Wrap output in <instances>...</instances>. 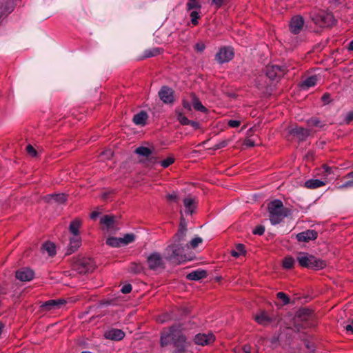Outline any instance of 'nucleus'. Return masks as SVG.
<instances>
[{
	"label": "nucleus",
	"mask_w": 353,
	"mask_h": 353,
	"mask_svg": "<svg viewBox=\"0 0 353 353\" xmlns=\"http://www.w3.org/2000/svg\"><path fill=\"white\" fill-rule=\"evenodd\" d=\"M171 342L178 348L179 351L185 350L187 346L185 337L174 327L170 328L169 331H164L161 336L162 346L167 345Z\"/></svg>",
	"instance_id": "f257e3e1"
},
{
	"label": "nucleus",
	"mask_w": 353,
	"mask_h": 353,
	"mask_svg": "<svg viewBox=\"0 0 353 353\" xmlns=\"http://www.w3.org/2000/svg\"><path fill=\"white\" fill-rule=\"evenodd\" d=\"M270 213V221L272 225L279 223L283 218L290 214V210L283 207L281 201L276 199L271 201L268 205Z\"/></svg>",
	"instance_id": "f03ea898"
},
{
	"label": "nucleus",
	"mask_w": 353,
	"mask_h": 353,
	"mask_svg": "<svg viewBox=\"0 0 353 353\" xmlns=\"http://www.w3.org/2000/svg\"><path fill=\"white\" fill-rule=\"evenodd\" d=\"M184 252L185 247L183 245V244L174 243L165 248V259L178 263L184 262L188 259Z\"/></svg>",
	"instance_id": "7ed1b4c3"
},
{
	"label": "nucleus",
	"mask_w": 353,
	"mask_h": 353,
	"mask_svg": "<svg viewBox=\"0 0 353 353\" xmlns=\"http://www.w3.org/2000/svg\"><path fill=\"white\" fill-rule=\"evenodd\" d=\"M296 259L299 265L304 268L320 270L325 266L323 261L318 259L306 252L299 253Z\"/></svg>",
	"instance_id": "20e7f679"
},
{
	"label": "nucleus",
	"mask_w": 353,
	"mask_h": 353,
	"mask_svg": "<svg viewBox=\"0 0 353 353\" xmlns=\"http://www.w3.org/2000/svg\"><path fill=\"white\" fill-rule=\"evenodd\" d=\"M311 19L316 26L321 28L328 27L334 23L333 15L330 12L323 10L312 12Z\"/></svg>",
	"instance_id": "39448f33"
},
{
	"label": "nucleus",
	"mask_w": 353,
	"mask_h": 353,
	"mask_svg": "<svg viewBox=\"0 0 353 353\" xmlns=\"http://www.w3.org/2000/svg\"><path fill=\"white\" fill-rule=\"evenodd\" d=\"M148 268L152 270L163 269L165 267L164 260L158 252H152L147 257Z\"/></svg>",
	"instance_id": "423d86ee"
},
{
	"label": "nucleus",
	"mask_w": 353,
	"mask_h": 353,
	"mask_svg": "<svg viewBox=\"0 0 353 353\" xmlns=\"http://www.w3.org/2000/svg\"><path fill=\"white\" fill-rule=\"evenodd\" d=\"M92 268V261L90 259L80 258L73 264V268L80 274L88 272Z\"/></svg>",
	"instance_id": "0eeeda50"
},
{
	"label": "nucleus",
	"mask_w": 353,
	"mask_h": 353,
	"mask_svg": "<svg viewBox=\"0 0 353 353\" xmlns=\"http://www.w3.org/2000/svg\"><path fill=\"white\" fill-rule=\"evenodd\" d=\"M101 223L107 232H114L119 229L116 217L112 215H105L101 219Z\"/></svg>",
	"instance_id": "6e6552de"
},
{
	"label": "nucleus",
	"mask_w": 353,
	"mask_h": 353,
	"mask_svg": "<svg viewBox=\"0 0 353 353\" xmlns=\"http://www.w3.org/2000/svg\"><path fill=\"white\" fill-rule=\"evenodd\" d=\"M234 54V50L232 48H221L216 54V59L218 62L223 63L231 60Z\"/></svg>",
	"instance_id": "1a4fd4ad"
},
{
	"label": "nucleus",
	"mask_w": 353,
	"mask_h": 353,
	"mask_svg": "<svg viewBox=\"0 0 353 353\" xmlns=\"http://www.w3.org/2000/svg\"><path fill=\"white\" fill-rule=\"evenodd\" d=\"M215 340V337L212 333L196 334L194 338L195 344L199 345H208L213 343Z\"/></svg>",
	"instance_id": "9d476101"
},
{
	"label": "nucleus",
	"mask_w": 353,
	"mask_h": 353,
	"mask_svg": "<svg viewBox=\"0 0 353 353\" xmlns=\"http://www.w3.org/2000/svg\"><path fill=\"white\" fill-rule=\"evenodd\" d=\"M161 100L165 103H172L174 101V91L167 86L161 88L159 92Z\"/></svg>",
	"instance_id": "9b49d317"
},
{
	"label": "nucleus",
	"mask_w": 353,
	"mask_h": 353,
	"mask_svg": "<svg viewBox=\"0 0 353 353\" xmlns=\"http://www.w3.org/2000/svg\"><path fill=\"white\" fill-rule=\"evenodd\" d=\"M303 19L301 16H295L292 18L290 23V30L294 34H298L303 26Z\"/></svg>",
	"instance_id": "f8f14e48"
},
{
	"label": "nucleus",
	"mask_w": 353,
	"mask_h": 353,
	"mask_svg": "<svg viewBox=\"0 0 353 353\" xmlns=\"http://www.w3.org/2000/svg\"><path fill=\"white\" fill-rule=\"evenodd\" d=\"M288 132L300 140L304 139L310 134L309 130L298 126L288 128Z\"/></svg>",
	"instance_id": "ddd939ff"
},
{
	"label": "nucleus",
	"mask_w": 353,
	"mask_h": 353,
	"mask_svg": "<svg viewBox=\"0 0 353 353\" xmlns=\"http://www.w3.org/2000/svg\"><path fill=\"white\" fill-rule=\"evenodd\" d=\"M317 238V232L314 230H307L296 234V239L300 242H308Z\"/></svg>",
	"instance_id": "4468645a"
},
{
	"label": "nucleus",
	"mask_w": 353,
	"mask_h": 353,
	"mask_svg": "<svg viewBox=\"0 0 353 353\" xmlns=\"http://www.w3.org/2000/svg\"><path fill=\"white\" fill-rule=\"evenodd\" d=\"M16 277L21 281H29L34 277V272L29 268H21L17 271Z\"/></svg>",
	"instance_id": "2eb2a0df"
},
{
	"label": "nucleus",
	"mask_w": 353,
	"mask_h": 353,
	"mask_svg": "<svg viewBox=\"0 0 353 353\" xmlns=\"http://www.w3.org/2000/svg\"><path fill=\"white\" fill-rule=\"evenodd\" d=\"M265 72L268 78L274 79L276 77H281L283 73V70L279 66L272 65L267 67Z\"/></svg>",
	"instance_id": "dca6fc26"
},
{
	"label": "nucleus",
	"mask_w": 353,
	"mask_h": 353,
	"mask_svg": "<svg viewBox=\"0 0 353 353\" xmlns=\"http://www.w3.org/2000/svg\"><path fill=\"white\" fill-rule=\"evenodd\" d=\"M65 303L63 299H58V300H49L45 303H43L41 305L43 310H56L63 305Z\"/></svg>",
	"instance_id": "f3484780"
},
{
	"label": "nucleus",
	"mask_w": 353,
	"mask_h": 353,
	"mask_svg": "<svg viewBox=\"0 0 353 353\" xmlns=\"http://www.w3.org/2000/svg\"><path fill=\"white\" fill-rule=\"evenodd\" d=\"M104 336L106 339H108L119 341L124 337L125 334L121 330L111 329L106 331L104 334Z\"/></svg>",
	"instance_id": "a211bd4d"
},
{
	"label": "nucleus",
	"mask_w": 353,
	"mask_h": 353,
	"mask_svg": "<svg viewBox=\"0 0 353 353\" xmlns=\"http://www.w3.org/2000/svg\"><path fill=\"white\" fill-rule=\"evenodd\" d=\"M184 211L185 214H191L195 210L196 202L194 198L186 197L183 200Z\"/></svg>",
	"instance_id": "6ab92c4d"
},
{
	"label": "nucleus",
	"mask_w": 353,
	"mask_h": 353,
	"mask_svg": "<svg viewBox=\"0 0 353 353\" xmlns=\"http://www.w3.org/2000/svg\"><path fill=\"white\" fill-rule=\"evenodd\" d=\"M254 319L259 324L262 325H267L272 321V319L264 311L256 314L254 316Z\"/></svg>",
	"instance_id": "aec40b11"
},
{
	"label": "nucleus",
	"mask_w": 353,
	"mask_h": 353,
	"mask_svg": "<svg viewBox=\"0 0 353 353\" xmlns=\"http://www.w3.org/2000/svg\"><path fill=\"white\" fill-rule=\"evenodd\" d=\"M81 238L79 235H72L70 239V248L68 254H71L81 246Z\"/></svg>",
	"instance_id": "412c9836"
},
{
	"label": "nucleus",
	"mask_w": 353,
	"mask_h": 353,
	"mask_svg": "<svg viewBox=\"0 0 353 353\" xmlns=\"http://www.w3.org/2000/svg\"><path fill=\"white\" fill-rule=\"evenodd\" d=\"M187 232V228L185 225L179 227L178 232L173 237L174 243L183 244L182 243L185 241V237Z\"/></svg>",
	"instance_id": "4be33fe9"
},
{
	"label": "nucleus",
	"mask_w": 353,
	"mask_h": 353,
	"mask_svg": "<svg viewBox=\"0 0 353 353\" xmlns=\"http://www.w3.org/2000/svg\"><path fill=\"white\" fill-rule=\"evenodd\" d=\"M326 182V181L312 179L305 182V187L309 189H316L325 185Z\"/></svg>",
	"instance_id": "5701e85b"
},
{
	"label": "nucleus",
	"mask_w": 353,
	"mask_h": 353,
	"mask_svg": "<svg viewBox=\"0 0 353 353\" xmlns=\"http://www.w3.org/2000/svg\"><path fill=\"white\" fill-rule=\"evenodd\" d=\"M81 225V221L76 219L72 221L69 227V231L72 235H79V228Z\"/></svg>",
	"instance_id": "b1692460"
},
{
	"label": "nucleus",
	"mask_w": 353,
	"mask_h": 353,
	"mask_svg": "<svg viewBox=\"0 0 353 353\" xmlns=\"http://www.w3.org/2000/svg\"><path fill=\"white\" fill-rule=\"evenodd\" d=\"M206 276V272L203 270H196L189 273L187 279L192 281H198Z\"/></svg>",
	"instance_id": "393cba45"
},
{
	"label": "nucleus",
	"mask_w": 353,
	"mask_h": 353,
	"mask_svg": "<svg viewBox=\"0 0 353 353\" xmlns=\"http://www.w3.org/2000/svg\"><path fill=\"white\" fill-rule=\"evenodd\" d=\"M147 118V114L145 112L141 111L134 116L133 121L137 125H143L145 123Z\"/></svg>",
	"instance_id": "a878e982"
},
{
	"label": "nucleus",
	"mask_w": 353,
	"mask_h": 353,
	"mask_svg": "<svg viewBox=\"0 0 353 353\" xmlns=\"http://www.w3.org/2000/svg\"><path fill=\"white\" fill-rule=\"evenodd\" d=\"M317 82V77L312 76L303 81L301 85L302 89L307 90L310 87L314 86Z\"/></svg>",
	"instance_id": "bb28decb"
},
{
	"label": "nucleus",
	"mask_w": 353,
	"mask_h": 353,
	"mask_svg": "<svg viewBox=\"0 0 353 353\" xmlns=\"http://www.w3.org/2000/svg\"><path fill=\"white\" fill-rule=\"evenodd\" d=\"M42 250L46 252L50 256H52L56 254L55 245L51 242H46L43 245Z\"/></svg>",
	"instance_id": "cd10ccee"
},
{
	"label": "nucleus",
	"mask_w": 353,
	"mask_h": 353,
	"mask_svg": "<svg viewBox=\"0 0 353 353\" xmlns=\"http://www.w3.org/2000/svg\"><path fill=\"white\" fill-rule=\"evenodd\" d=\"M186 8L188 11L194 10H201V4L199 0H188Z\"/></svg>",
	"instance_id": "c85d7f7f"
},
{
	"label": "nucleus",
	"mask_w": 353,
	"mask_h": 353,
	"mask_svg": "<svg viewBox=\"0 0 353 353\" xmlns=\"http://www.w3.org/2000/svg\"><path fill=\"white\" fill-rule=\"evenodd\" d=\"M192 106L196 110L202 112H205L207 111L205 107H204L202 105L201 102L199 100V99H197L194 96L192 97Z\"/></svg>",
	"instance_id": "c756f323"
},
{
	"label": "nucleus",
	"mask_w": 353,
	"mask_h": 353,
	"mask_svg": "<svg viewBox=\"0 0 353 353\" xmlns=\"http://www.w3.org/2000/svg\"><path fill=\"white\" fill-rule=\"evenodd\" d=\"M49 201H55L59 203H63L66 200V196L64 194H57L48 196Z\"/></svg>",
	"instance_id": "7c9ffc66"
},
{
	"label": "nucleus",
	"mask_w": 353,
	"mask_h": 353,
	"mask_svg": "<svg viewBox=\"0 0 353 353\" xmlns=\"http://www.w3.org/2000/svg\"><path fill=\"white\" fill-rule=\"evenodd\" d=\"M190 17L191 19V22L194 26L198 24V19L201 17V10H194L190 11Z\"/></svg>",
	"instance_id": "2f4dec72"
},
{
	"label": "nucleus",
	"mask_w": 353,
	"mask_h": 353,
	"mask_svg": "<svg viewBox=\"0 0 353 353\" xmlns=\"http://www.w3.org/2000/svg\"><path fill=\"white\" fill-rule=\"evenodd\" d=\"M121 242V239L117 238V237H110V238L107 239V240H106V243L108 245H110L111 247H114V248L122 246Z\"/></svg>",
	"instance_id": "473e14b6"
},
{
	"label": "nucleus",
	"mask_w": 353,
	"mask_h": 353,
	"mask_svg": "<svg viewBox=\"0 0 353 353\" xmlns=\"http://www.w3.org/2000/svg\"><path fill=\"white\" fill-rule=\"evenodd\" d=\"M122 245H126L129 243H132L135 240V236L133 234H126L123 238H120Z\"/></svg>",
	"instance_id": "72a5a7b5"
},
{
	"label": "nucleus",
	"mask_w": 353,
	"mask_h": 353,
	"mask_svg": "<svg viewBox=\"0 0 353 353\" xmlns=\"http://www.w3.org/2000/svg\"><path fill=\"white\" fill-rule=\"evenodd\" d=\"M245 253V248L243 245L239 244L236 246L235 249L231 252V254L234 257H239Z\"/></svg>",
	"instance_id": "f704fd0d"
},
{
	"label": "nucleus",
	"mask_w": 353,
	"mask_h": 353,
	"mask_svg": "<svg viewBox=\"0 0 353 353\" xmlns=\"http://www.w3.org/2000/svg\"><path fill=\"white\" fill-rule=\"evenodd\" d=\"M135 152L139 155L145 157H148L151 154L150 150L145 147L137 148L135 150Z\"/></svg>",
	"instance_id": "c9c22d12"
},
{
	"label": "nucleus",
	"mask_w": 353,
	"mask_h": 353,
	"mask_svg": "<svg viewBox=\"0 0 353 353\" xmlns=\"http://www.w3.org/2000/svg\"><path fill=\"white\" fill-rule=\"evenodd\" d=\"M174 162V158L172 156H169L164 160L159 162L161 167L166 168Z\"/></svg>",
	"instance_id": "e433bc0d"
},
{
	"label": "nucleus",
	"mask_w": 353,
	"mask_h": 353,
	"mask_svg": "<svg viewBox=\"0 0 353 353\" xmlns=\"http://www.w3.org/2000/svg\"><path fill=\"white\" fill-rule=\"evenodd\" d=\"M294 264V259L291 256H287L283 261V266L285 269H290Z\"/></svg>",
	"instance_id": "4c0bfd02"
},
{
	"label": "nucleus",
	"mask_w": 353,
	"mask_h": 353,
	"mask_svg": "<svg viewBox=\"0 0 353 353\" xmlns=\"http://www.w3.org/2000/svg\"><path fill=\"white\" fill-rule=\"evenodd\" d=\"M129 270L131 272L139 273L143 270V266L140 263H133L130 264Z\"/></svg>",
	"instance_id": "58836bf2"
},
{
	"label": "nucleus",
	"mask_w": 353,
	"mask_h": 353,
	"mask_svg": "<svg viewBox=\"0 0 353 353\" xmlns=\"http://www.w3.org/2000/svg\"><path fill=\"white\" fill-rule=\"evenodd\" d=\"M177 119L182 125H189L190 123V121L182 113L178 114Z\"/></svg>",
	"instance_id": "ea45409f"
},
{
	"label": "nucleus",
	"mask_w": 353,
	"mask_h": 353,
	"mask_svg": "<svg viewBox=\"0 0 353 353\" xmlns=\"http://www.w3.org/2000/svg\"><path fill=\"white\" fill-rule=\"evenodd\" d=\"M276 296L278 299H281L283 301V304L285 305L288 304L290 301V299L288 297V296L283 292H278Z\"/></svg>",
	"instance_id": "a19ab883"
},
{
	"label": "nucleus",
	"mask_w": 353,
	"mask_h": 353,
	"mask_svg": "<svg viewBox=\"0 0 353 353\" xmlns=\"http://www.w3.org/2000/svg\"><path fill=\"white\" fill-rule=\"evenodd\" d=\"M353 187V179L345 181L344 183L336 187L338 190H343Z\"/></svg>",
	"instance_id": "79ce46f5"
},
{
	"label": "nucleus",
	"mask_w": 353,
	"mask_h": 353,
	"mask_svg": "<svg viewBox=\"0 0 353 353\" xmlns=\"http://www.w3.org/2000/svg\"><path fill=\"white\" fill-rule=\"evenodd\" d=\"M201 242V238L195 237L190 242V246L192 248H196Z\"/></svg>",
	"instance_id": "37998d69"
},
{
	"label": "nucleus",
	"mask_w": 353,
	"mask_h": 353,
	"mask_svg": "<svg viewBox=\"0 0 353 353\" xmlns=\"http://www.w3.org/2000/svg\"><path fill=\"white\" fill-rule=\"evenodd\" d=\"M26 151H27V153L32 157H34L37 156V152L36 150L31 145H27Z\"/></svg>",
	"instance_id": "c03bdc74"
},
{
	"label": "nucleus",
	"mask_w": 353,
	"mask_h": 353,
	"mask_svg": "<svg viewBox=\"0 0 353 353\" xmlns=\"http://www.w3.org/2000/svg\"><path fill=\"white\" fill-rule=\"evenodd\" d=\"M322 169H323L322 174L325 176V178H326L329 174H330L332 172V168H330L326 165H324L323 166Z\"/></svg>",
	"instance_id": "a18cd8bd"
},
{
	"label": "nucleus",
	"mask_w": 353,
	"mask_h": 353,
	"mask_svg": "<svg viewBox=\"0 0 353 353\" xmlns=\"http://www.w3.org/2000/svg\"><path fill=\"white\" fill-rule=\"evenodd\" d=\"M265 232V228L263 225H259L254 228L253 232L254 234L262 235Z\"/></svg>",
	"instance_id": "49530a36"
},
{
	"label": "nucleus",
	"mask_w": 353,
	"mask_h": 353,
	"mask_svg": "<svg viewBox=\"0 0 353 353\" xmlns=\"http://www.w3.org/2000/svg\"><path fill=\"white\" fill-rule=\"evenodd\" d=\"M320 123L319 120L317 118H312L307 121L309 126H319Z\"/></svg>",
	"instance_id": "de8ad7c7"
},
{
	"label": "nucleus",
	"mask_w": 353,
	"mask_h": 353,
	"mask_svg": "<svg viewBox=\"0 0 353 353\" xmlns=\"http://www.w3.org/2000/svg\"><path fill=\"white\" fill-rule=\"evenodd\" d=\"M228 123L231 128H237L241 125V121L238 120H230Z\"/></svg>",
	"instance_id": "09e8293b"
},
{
	"label": "nucleus",
	"mask_w": 353,
	"mask_h": 353,
	"mask_svg": "<svg viewBox=\"0 0 353 353\" xmlns=\"http://www.w3.org/2000/svg\"><path fill=\"white\" fill-rule=\"evenodd\" d=\"M121 291L123 294L130 293L132 291V285L130 284H126L121 288Z\"/></svg>",
	"instance_id": "8fccbe9b"
},
{
	"label": "nucleus",
	"mask_w": 353,
	"mask_h": 353,
	"mask_svg": "<svg viewBox=\"0 0 353 353\" xmlns=\"http://www.w3.org/2000/svg\"><path fill=\"white\" fill-rule=\"evenodd\" d=\"M353 120V112H348L345 118V122L349 123Z\"/></svg>",
	"instance_id": "3c124183"
},
{
	"label": "nucleus",
	"mask_w": 353,
	"mask_h": 353,
	"mask_svg": "<svg viewBox=\"0 0 353 353\" xmlns=\"http://www.w3.org/2000/svg\"><path fill=\"white\" fill-rule=\"evenodd\" d=\"M212 4L215 6L216 8H220L223 3L225 1V0H212Z\"/></svg>",
	"instance_id": "603ef678"
},
{
	"label": "nucleus",
	"mask_w": 353,
	"mask_h": 353,
	"mask_svg": "<svg viewBox=\"0 0 353 353\" xmlns=\"http://www.w3.org/2000/svg\"><path fill=\"white\" fill-rule=\"evenodd\" d=\"M158 53H159V50L157 49H154L152 51H148V52L146 51L145 57H154L156 54H157Z\"/></svg>",
	"instance_id": "864d4df0"
},
{
	"label": "nucleus",
	"mask_w": 353,
	"mask_h": 353,
	"mask_svg": "<svg viewBox=\"0 0 353 353\" xmlns=\"http://www.w3.org/2000/svg\"><path fill=\"white\" fill-rule=\"evenodd\" d=\"M227 145H228V141H222L220 143H219L218 144H216L214 146V148L215 149H219V148L225 147Z\"/></svg>",
	"instance_id": "5fc2aeb1"
},
{
	"label": "nucleus",
	"mask_w": 353,
	"mask_h": 353,
	"mask_svg": "<svg viewBox=\"0 0 353 353\" xmlns=\"http://www.w3.org/2000/svg\"><path fill=\"white\" fill-rule=\"evenodd\" d=\"M168 320V314H164L163 316H159L157 321L160 323H164Z\"/></svg>",
	"instance_id": "6e6d98bb"
},
{
	"label": "nucleus",
	"mask_w": 353,
	"mask_h": 353,
	"mask_svg": "<svg viewBox=\"0 0 353 353\" xmlns=\"http://www.w3.org/2000/svg\"><path fill=\"white\" fill-rule=\"evenodd\" d=\"M195 47L196 49L199 52H201L205 49V45L202 43H196Z\"/></svg>",
	"instance_id": "4d7b16f0"
},
{
	"label": "nucleus",
	"mask_w": 353,
	"mask_h": 353,
	"mask_svg": "<svg viewBox=\"0 0 353 353\" xmlns=\"http://www.w3.org/2000/svg\"><path fill=\"white\" fill-rule=\"evenodd\" d=\"M345 330L347 332L353 334V321L350 324H348L345 326Z\"/></svg>",
	"instance_id": "13d9d810"
},
{
	"label": "nucleus",
	"mask_w": 353,
	"mask_h": 353,
	"mask_svg": "<svg viewBox=\"0 0 353 353\" xmlns=\"http://www.w3.org/2000/svg\"><path fill=\"white\" fill-rule=\"evenodd\" d=\"M244 145L247 147H253L254 145V141L251 139H247L244 142Z\"/></svg>",
	"instance_id": "bf43d9fd"
},
{
	"label": "nucleus",
	"mask_w": 353,
	"mask_h": 353,
	"mask_svg": "<svg viewBox=\"0 0 353 353\" xmlns=\"http://www.w3.org/2000/svg\"><path fill=\"white\" fill-rule=\"evenodd\" d=\"M251 347L249 345H245L243 347V353H250Z\"/></svg>",
	"instance_id": "052dcab7"
},
{
	"label": "nucleus",
	"mask_w": 353,
	"mask_h": 353,
	"mask_svg": "<svg viewBox=\"0 0 353 353\" xmlns=\"http://www.w3.org/2000/svg\"><path fill=\"white\" fill-rule=\"evenodd\" d=\"M183 106L184 108H185L187 110H190L191 109V105L187 101H183Z\"/></svg>",
	"instance_id": "680f3d73"
},
{
	"label": "nucleus",
	"mask_w": 353,
	"mask_h": 353,
	"mask_svg": "<svg viewBox=\"0 0 353 353\" xmlns=\"http://www.w3.org/2000/svg\"><path fill=\"white\" fill-rule=\"evenodd\" d=\"M103 155H106L107 158H110L112 156V152L110 150H108L103 152Z\"/></svg>",
	"instance_id": "e2e57ef3"
},
{
	"label": "nucleus",
	"mask_w": 353,
	"mask_h": 353,
	"mask_svg": "<svg viewBox=\"0 0 353 353\" xmlns=\"http://www.w3.org/2000/svg\"><path fill=\"white\" fill-rule=\"evenodd\" d=\"M99 215V213L97 212H93L90 214V218L92 219H95Z\"/></svg>",
	"instance_id": "0e129e2a"
},
{
	"label": "nucleus",
	"mask_w": 353,
	"mask_h": 353,
	"mask_svg": "<svg viewBox=\"0 0 353 353\" xmlns=\"http://www.w3.org/2000/svg\"><path fill=\"white\" fill-rule=\"evenodd\" d=\"M176 194L175 193H173V194H168V199H176Z\"/></svg>",
	"instance_id": "69168bd1"
},
{
	"label": "nucleus",
	"mask_w": 353,
	"mask_h": 353,
	"mask_svg": "<svg viewBox=\"0 0 353 353\" xmlns=\"http://www.w3.org/2000/svg\"><path fill=\"white\" fill-rule=\"evenodd\" d=\"M190 124L192 127H194V128H198V126H199V123H198L197 122H196V121H190Z\"/></svg>",
	"instance_id": "338daca9"
},
{
	"label": "nucleus",
	"mask_w": 353,
	"mask_h": 353,
	"mask_svg": "<svg viewBox=\"0 0 353 353\" xmlns=\"http://www.w3.org/2000/svg\"><path fill=\"white\" fill-rule=\"evenodd\" d=\"M344 178H345V179L353 178V172H350V173L347 174L344 176Z\"/></svg>",
	"instance_id": "774afa93"
}]
</instances>
